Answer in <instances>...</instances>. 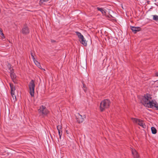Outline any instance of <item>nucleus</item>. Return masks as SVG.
<instances>
[{
    "instance_id": "1",
    "label": "nucleus",
    "mask_w": 158,
    "mask_h": 158,
    "mask_svg": "<svg viewBox=\"0 0 158 158\" xmlns=\"http://www.w3.org/2000/svg\"><path fill=\"white\" fill-rule=\"evenodd\" d=\"M141 103L145 107L148 108L155 107L158 110L157 103L154 99L152 98L151 95L147 94L143 96L141 100Z\"/></svg>"
},
{
    "instance_id": "2",
    "label": "nucleus",
    "mask_w": 158,
    "mask_h": 158,
    "mask_svg": "<svg viewBox=\"0 0 158 158\" xmlns=\"http://www.w3.org/2000/svg\"><path fill=\"white\" fill-rule=\"evenodd\" d=\"M110 102L107 99H105L101 102L100 104V109L101 111H103L105 109L108 108Z\"/></svg>"
},
{
    "instance_id": "3",
    "label": "nucleus",
    "mask_w": 158,
    "mask_h": 158,
    "mask_svg": "<svg viewBox=\"0 0 158 158\" xmlns=\"http://www.w3.org/2000/svg\"><path fill=\"white\" fill-rule=\"evenodd\" d=\"M35 81L32 80L30 82L29 84V93L31 97H33L34 96Z\"/></svg>"
},
{
    "instance_id": "4",
    "label": "nucleus",
    "mask_w": 158,
    "mask_h": 158,
    "mask_svg": "<svg viewBox=\"0 0 158 158\" xmlns=\"http://www.w3.org/2000/svg\"><path fill=\"white\" fill-rule=\"evenodd\" d=\"M131 119L133 123H134L139 125L143 128H146V126L144 124L143 121L142 120L133 118H131Z\"/></svg>"
},
{
    "instance_id": "5",
    "label": "nucleus",
    "mask_w": 158,
    "mask_h": 158,
    "mask_svg": "<svg viewBox=\"0 0 158 158\" xmlns=\"http://www.w3.org/2000/svg\"><path fill=\"white\" fill-rule=\"evenodd\" d=\"M38 111L40 115L42 116L46 115L48 113V110L43 106H40V109L38 110Z\"/></svg>"
},
{
    "instance_id": "6",
    "label": "nucleus",
    "mask_w": 158,
    "mask_h": 158,
    "mask_svg": "<svg viewBox=\"0 0 158 158\" xmlns=\"http://www.w3.org/2000/svg\"><path fill=\"white\" fill-rule=\"evenodd\" d=\"M85 115H81L79 113L77 114L76 115V118L77 122L79 123H82L85 118Z\"/></svg>"
},
{
    "instance_id": "7",
    "label": "nucleus",
    "mask_w": 158,
    "mask_h": 158,
    "mask_svg": "<svg viewBox=\"0 0 158 158\" xmlns=\"http://www.w3.org/2000/svg\"><path fill=\"white\" fill-rule=\"evenodd\" d=\"M11 90V94L14 100H16V96L14 94L15 88L14 85L12 84H10Z\"/></svg>"
},
{
    "instance_id": "8",
    "label": "nucleus",
    "mask_w": 158,
    "mask_h": 158,
    "mask_svg": "<svg viewBox=\"0 0 158 158\" xmlns=\"http://www.w3.org/2000/svg\"><path fill=\"white\" fill-rule=\"evenodd\" d=\"M21 32L24 34L27 35L29 33V30L27 26H24Z\"/></svg>"
},
{
    "instance_id": "9",
    "label": "nucleus",
    "mask_w": 158,
    "mask_h": 158,
    "mask_svg": "<svg viewBox=\"0 0 158 158\" xmlns=\"http://www.w3.org/2000/svg\"><path fill=\"white\" fill-rule=\"evenodd\" d=\"M131 152L134 158H139L138 153L134 149H132Z\"/></svg>"
},
{
    "instance_id": "10",
    "label": "nucleus",
    "mask_w": 158,
    "mask_h": 158,
    "mask_svg": "<svg viewBox=\"0 0 158 158\" xmlns=\"http://www.w3.org/2000/svg\"><path fill=\"white\" fill-rule=\"evenodd\" d=\"M131 29L135 33L141 30V28L139 27H131Z\"/></svg>"
},
{
    "instance_id": "11",
    "label": "nucleus",
    "mask_w": 158,
    "mask_h": 158,
    "mask_svg": "<svg viewBox=\"0 0 158 158\" xmlns=\"http://www.w3.org/2000/svg\"><path fill=\"white\" fill-rule=\"evenodd\" d=\"M80 40L81 44H82L84 46H86L87 45V42L84 39V36L82 38L80 39Z\"/></svg>"
},
{
    "instance_id": "12",
    "label": "nucleus",
    "mask_w": 158,
    "mask_h": 158,
    "mask_svg": "<svg viewBox=\"0 0 158 158\" xmlns=\"http://www.w3.org/2000/svg\"><path fill=\"white\" fill-rule=\"evenodd\" d=\"M80 40L81 44H82L84 46H86L87 45V42L84 39V36L82 38L80 39Z\"/></svg>"
},
{
    "instance_id": "13",
    "label": "nucleus",
    "mask_w": 158,
    "mask_h": 158,
    "mask_svg": "<svg viewBox=\"0 0 158 158\" xmlns=\"http://www.w3.org/2000/svg\"><path fill=\"white\" fill-rule=\"evenodd\" d=\"M97 9L98 10L100 11L103 15H105L106 12L105 10L103 9L102 8H100L99 7H97Z\"/></svg>"
},
{
    "instance_id": "14",
    "label": "nucleus",
    "mask_w": 158,
    "mask_h": 158,
    "mask_svg": "<svg viewBox=\"0 0 158 158\" xmlns=\"http://www.w3.org/2000/svg\"><path fill=\"white\" fill-rule=\"evenodd\" d=\"M34 62L35 64L40 69H41V65L40 64V63L38 62L37 60H35L34 61Z\"/></svg>"
},
{
    "instance_id": "15",
    "label": "nucleus",
    "mask_w": 158,
    "mask_h": 158,
    "mask_svg": "<svg viewBox=\"0 0 158 158\" xmlns=\"http://www.w3.org/2000/svg\"><path fill=\"white\" fill-rule=\"evenodd\" d=\"M76 33L77 35L78 36L80 40L81 38H83V35L80 32L77 31L76 32Z\"/></svg>"
},
{
    "instance_id": "16",
    "label": "nucleus",
    "mask_w": 158,
    "mask_h": 158,
    "mask_svg": "<svg viewBox=\"0 0 158 158\" xmlns=\"http://www.w3.org/2000/svg\"><path fill=\"white\" fill-rule=\"evenodd\" d=\"M151 130L152 133L153 134H155L156 133L157 131L155 128L154 127H151Z\"/></svg>"
},
{
    "instance_id": "17",
    "label": "nucleus",
    "mask_w": 158,
    "mask_h": 158,
    "mask_svg": "<svg viewBox=\"0 0 158 158\" xmlns=\"http://www.w3.org/2000/svg\"><path fill=\"white\" fill-rule=\"evenodd\" d=\"M10 77L13 80L15 79L16 77L15 74L14 73H11Z\"/></svg>"
},
{
    "instance_id": "18",
    "label": "nucleus",
    "mask_w": 158,
    "mask_h": 158,
    "mask_svg": "<svg viewBox=\"0 0 158 158\" xmlns=\"http://www.w3.org/2000/svg\"><path fill=\"white\" fill-rule=\"evenodd\" d=\"M57 128L58 131H62V126L61 125H58L57 126Z\"/></svg>"
},
{
    "instance_id": "19",
    "label": "nucleus",
    "mask_w": 158,
    "mask_h": 158,
    "mask_svg": "<svg viewBox=\"0 0 158 158\" xmlns=\"http://www.w3.org/2000/svg\"><path fill=\"white\" fill-rule=\"evenodd\" d=\"M153 19L155 21L158 20V16L157 15H153Z\"/></svg>"
},
{
    "instance_id": "20",
    "label": "nucleus",
    "mask_w": 158,
    "mask_h": 158,
    "mask_svg": "<svg viewBox=\"0 0 158 158\" xmlns=\"http://www.w3.org/2000/svg\"><path fill=\"white\" fill-rule=\"evenodd\" d=\"M0 37L2 39H3L5 38L4 35L3 33H1V34H0Z\"/></svg>"
},
{
    "instance_id": "21",
    "label": "nucleus",
    "mask_w": 158,
    "mask_h": 158,
    "mask_svg": "<svg viewBox=\"0 0 158 158\" xmlns=\"http://www.w3.org/2000/svg\"><path fill=\"white\" fill-rule=\"evenodd\" d=\"M58 131V134L60 136V139L61 137V136L62 135V131Z\"/></svg>"
},
{
    "instance_id": "22",
    "label": "nucleus",
    "mask_w": 158,
    "mask_h": 158,
    "mask_svg": "<svg viewBox=\"0 0 158 158\" xmlns=\"http://www.w3.org/2000/svg\"><path fill=\"white\" fill-rule=\"evenodd\" d=\"M83 87L84 88V90L85 91H85L86 90V88H87L86 86V85L84 83H83Z\"/></svg>"
},
{
    "instance_id": "23",
    "label": "nucleus",
    "mask_w": 158,
    "mask_h": 158,
    "mask_svg": "<svg viewBox=\"0 0 158 158\" xmlns=\"http://www.w3.org/2000/svg\"><path fill=\"white\" fill-rule=\"evenodd\" d=\"M31 56L32 59H33V61H34L35 60V58L34 57V55H33L32 52H31Z\"/></svg>"
},
{
    "instance_id": "24",
    "label": "nucleus",
    "mask_w": 158,
    "mask_h": 158,
    "mask_svg": "<svg viewBox=\"0 0 158 158\" xmlns=\"http://www.w3.org/2000/svg\"><path fill=\"white\" fill-rule=\"evenodd\" d=\"M2 29L0 28V34H1V33H2Z\"/></svg>"
},
{
    "instance_id": "25",
    "label": "nucleus",
    "mask_w": 158,
    "mask_h": 158,
    "mask_svg": "<svg viewBox=\"0 0 158 158\" xmlns=\"http://www.w3.org/2000/svg\"><path fill=\"white\" fill-rule=\"evenodd\" d=\"M14 73V71H13V69H11L10 70V73Z\"/></svg>"
},
{
    "instance_id": "26",
    "label": "nucleus",
    "mask_w": 158,
    "mask_h": 158,
    "mask_svg": "<svg viewBox=\"0 0 158 158\" xmlns=\"http://www.w3.org/2000/svg\"><path fill=\"white\" fill-rule=\"evenodd\" d=\"M156 75L158 77V72L156 73Z\"/></svg>"
},
{
    "instance_id": "27",
    "label": "nucleus",
    "mask_w": 158,
    "mask_h": 158,
    "mask_svg": "<svg viewBox=\"0 0 158 158\" xmlns=\"http://www.w3.org/2000/svg\"><path fill=\"white\" fill-rule=\"evenodd\" d=\"M41 69L42 70H43L44 71H45V69H43L42 68H41V69Z\"/></svg>"
},
{
    "instance_id": "28",
    "label": "nucleus",
    "mask_w": 158,
    "mask_h": 158,
    "mask_svg": "<svg viewBox=\"0 0 158 158\" xmlns=\"http://www.w3.org/2000/svg\"><path fill=\"white\" fill-rule=\"evenodd\" d=\"M156 0H154V1L155 2L156 1Z\"/></svg>"
}]
</instances>
